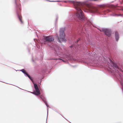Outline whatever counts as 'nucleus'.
Returning <instances> with one entry per match:
<instances>
[{
    "mask_svg": "<svg viewBox=\"0 0 123 123\" xmlns=\"http://www.w3.org/2000/svg\"><path fill=\"white\" fill-rule=\"evenodd\" d=\"M39 96L40 98L42 99V100L44 101V103H45L46 105H47L46 101H44L45 98L43 96V95H40V96Z\"/></svg>",
    "mask_w": 123,
    "mask_h": 123,
    "instance_id": "obj_8",
    "label": "nucleus"
},
{
    "mask_svg": "<svg viewBox=\"0 0 123 123\" xmlns=\"http://www.w3.org/2000/svg\"><path fill=\"white\" fill-rule=\"evenodd\" d=\"M115 35L116 39V40L117 41L119 39V36L118 33L117 31L115 32Z\"/></svg>",
    "mask_w": 123,
    "mask_h": 123,
    "instance_id": "obj_7",
    "label": "nucleus"
},
{
    "mask_svg": "<svg viewBox=\"0 0 123 123\" xmlns=\"http://www.w3.org/2000/svg\"><path fill=\"white\" fill-rule=\"evenodd\" d=\"M73 3L74 6L75 8L77 11L76 16L79 19L84 21L87 19L84 16L83 13L81 11V8L82 6V4L80 3L73 1Z\"/></svg>",
    "mask_w": 123,
    "mask_h": 123,
    "instance_id": "obj_1",
    "label": "nucleus"
},
{
    "mask_svg": "<svg viewBox=\"0 0 123 123\" xmlns=\"http://www.w3.org/2000/svg\"><path fill=\"white\" fill-rule=\"evenodd\" d=\"M27 76L32 81V82H33V80L31 78V77L30 76V75H29L28 74Z\"/></svg>",
    "mask_w": 123,
    "mask_h": 123,
    "instance_id": "obj_13",
    "label": "nucleus"
},
{
    "mask_svg": "<svg viewBox=\"0 0 123 123\" xmlns=\"http://www.w3.org/2000/svg\"><path fill=\"white\" fill-rule=\"evenodd\" d=\"M34 86L36 91H34L32 93L36 95H39L40 93L37 85L36 84H34Z\"/></svg>",
    "mask_w": 123,
    "mask_h": 123,
    "instance_id": "obj_6",
    "label": "nucleus"
},
{
    "mask_svg": "<svg viewBox=\"0 0 123 123\" xmlns=\"http://www.w3.org/2000/svg\"><path fill=\"white\" fill-rule=\"evenodd\" d=\"M64 29H61L59 32V35L57 34V37L58 39V41L61 43L60 40L62 41L66 42V40L65 38V34L64 33Z\"/></svg>",
    "mask_w": 123,
    "mask_h": 123,
    "instance_id": "obj_2",
    "label": "nucleus"
},
{
    "mask_svg": "<svg viewBox=\"0 0 123 123\" xmlns=\"http://www.w3.org/2000/svg\"><path fill=\"white\" fill-rule=\"evenodd\" d=\"M20 71H21L24 74H26V75L28 74L24 69H22V70H20Z\"/></svg>",
    "mask_w": 123,
    "mask_h": 123,
    "instance_id": "obj_11",
    "label": "nucleus"
},
{
    "mask_svg": "<svg viewBox=\"0 0 123 123\" xmlns=\"http://www.w3.org/2000/svg\"><path fill=\"white\" fill-rule=\"evenodd\" d=\"M57 59H55V60H57Z\"/></svg>",
    "mask_w": 123,
    "mask_h": 123,
    "instance_id": "obj_16",
    "label": "nucleus"
},
{
    "mask_svg": "<svg viewBox=\"0 0 123 123\" xmlns=\"http://www.w3.org/2000/svg\"><path fill=\"white\" fill-rule=\"evenodd\" d=\"M80 40V39H79L78 40H77L76 42V43H77L78 42V41Z\"/></svg>",
    "mask_w": 123,
    "mask_h": 123,
    "instance_id": "obj_15",
    "label": "nucleus"
},
{
    "mask_svg": "<svg viewBox=\"0 0 123 123\" xmlns=\"http://www.w3.org/2000/svg\"><path fill=\"white\" fill-rule=\"evenodd\" d=\"M101 32H104L105 35L108 37L110 36L111 35V31L110 30L107 29H102L100 30Z\"/></svg>",
    "mask_w": 123,
    "mask_h": 123,
    "instance_id": "obj_5",
    "label": "nucleus"
},
{
    "mask_svg": "<svg viewBox=\"0 0 123 123\" xmlns=\"http://www.w3.org/2000/svg\"><path fill=\"white\" fill-rule=\"evenodd\" d=\"M59 117L61 118H62V117H63L62 116L61 114L60 115Z\"/></svg>",
    "mask_w": 123,
    "mask_h": 123,
    "instance_id": "obj_14",
    "label": "nucleus"
},
{
    "mask_svg": "<svg viewBox=\"0 0 123 123\" xmlns=\"http://www.w3.org/2000/svg\"><path fill=\"white\" fill-rule=\"evenodd\" d=\"M114 67L116 69H118L119 70L120 68L118 66L116 65V64H114Z\"/></svg>",
    "mask_w": 123,
    "mask_h": 123,
    "instance_id": "obj_12",
    "label": "nucleus"
},
{
    "mask_svg": "<svg viewBox=\"0 0 123 123\" xmlns=\"http://www.w3.org/2000/svg\"><path fill=\"white\" fill-rule=\"evenodd\" d=\"M94 8L92 6H90L89 8V10H90V11H91L92 12H94Z\"/></svg>",
    "mask_w": 123,
    "mask_h": 123,
    "instance_id": "obj_9",
    "label": "nucleus"
},
{
    "mask_svg": "<svg viewBox=\"0 0 123 123\" xmlns=\"http://www.w3.org/2000/svg\"><path fill=\"white\" fill-rule=\"evenodd\" d=\"M44 43L45 44H47V43L51 42L54 40V37L51 36L44 37Z\"/></svg>",
    "mask_w": 123,
    "mask_h": 123,
    "instance_id": "obj_4",
    "label": "nucleus"
},
{
    "mask_svg": "<svg viewBox=\"0 0 123 123\" xmlns=\"http://www.w3.org/2000/svg\"><path fill=\"white\" fill-rule=\"evenodd\" d=\"M18 17L21 23H23V22L22 20V17L21 16H19L18 15Z\"/></svg>",
    "mask_w": 123,
    "mask_h": 123,
    "instance_id": "obj_10",
    "label": "nucleus"
},
{
    "mask_svg": "<svg viewBox=\"0 0 123 123\" xmlns=\"http://www.w3.org/2000/svg\"><path fill=\"white\" fill-rule=\"evenodd\" d=\"M14 3L17 12L18 14L21 11V6L19 0H15Z\"/></svg>",
    "mask_w": 123,
    "mask_h": 123,
    "instance_id": "obj_3",
    "label": "nucleus"
}]
</instances>
